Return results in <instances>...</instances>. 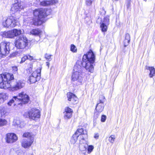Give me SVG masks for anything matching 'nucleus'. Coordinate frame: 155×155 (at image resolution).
Returning <instances> with one entry per match:
<instances>
[{"mask_svg": "<svg viewBox=\"0 0 155 155\" xmlns=\"http://www.w3.org/2000/svg\"><path fill=\"white\" fill-rule=\"evenodd\" d=\"M95 60V56L93 52L90 49L83 57L82 62L78 61L74 66L73 72H83L84 68L88 71L92 73L94 71L93 64Z\"/></svg>", "mask_w": 155, "mask_h": 155, "instance_id": "1", "label": "nucleus"}, {"mask_svg": "<svg viewBox=\"0 0 155 155\" xmlns=\"http://www.w3.org/2000/svg\"><path fill=\"white\" fill-rule=\"evenodd\" d=\"M14 79L13 74L9 73L0 74V88L5 89L8 88L11 91H15L23 87L25 83L23 81L19 80L12 86V81Z\"/></svg>", "mask_w": 155, "mask_h": 155, "instance_id": "2", "label": "nucleus"}, {"mask_svg": "<svg viewBox=\"0 0 155 155\" xmlns=\"http://www.w3.org/2000/svg\"><path fill=\"white\" fill-rule=\"evenodd\" d=\"M51 10L50 9L40 8L35 9L33 11V24L35 25H41L45 21V18L47 16L50 15Z\"/></svg>", "mask_w": 155, "mask_h": 155, "instance_id": "3", "label": "nucleus"}, {"mask_svg": "<svg viewBox=\"0 0 155 155\" xmlns=\"http://www.w3.org/2000/svg\"><path fill=\"white\" fill-rule=\"evenodd\" d=\"M29 100V98L28 95L24 92L19 93L17 96H14L13 98L9 101L8 103L9 106L16 104H19L20 103L26 104L28 103Z\"/></svg>", "mask_w": 155, "mask_h": 155, "instance_id": "4", "label": "nucleus"}, {"mask_svg": "<svg viewBox=\"0 0 155 155\" xmlns=\"http://www.w3.org/2000/svg\"><path fill=\"white\" fill-rule=\"evenodd\" d=\"M84 75L83 72H73L71 80L77 85L81 84L84 82Z\"/></svg>", "mask_w": 155, "mask_h": 155, "instance_id": "5", "label": "nucleus"}, {"mask_svg": "<svg viewBox=\"0 0 155 155\" xmlns=\"http://www.w3.org/2000/svg\"><path fill=\"white\" fill-rule=\"evenodd\" d=\"M18 20L13 16H10L6 19L3 20L2 24L5 27L11 28L15 27L18 23Z\"/></svg>", "mask_w": 155, "mask_h": 155, "instance_id": "6", "label": "nucleus"}, {"mask_svg": "<svg viewBox=\"0 0 155 155\" xmlns=\"http://www.w3.org/2000/svg\"><path fill=\"white\" fill-rule=\"evenodd\" d=\"M28 117L31 119L36 120L40 117V112L39 110L35 108H33L28 112Z\"/></svg>", "mask_w": 155, "mask_h": 155, "instance_id": "7", "label": "nucleus"}, {"mask_svg": "<svg viewBox=\"0 0 155 155\" xmlns=\"http://www.w3.org/2000/svg\"><path fill=\"white\" fill-rule=\"evenodd\" d=\"M76 135L79 137V139L81 143H84L85 139L87 138V132L84 131L82 128L78 129L75 133Z\"/></svg>", "mask_w": 155, "mask_h": 155, "instance_id": "8", "label": "nucleus"}, {"mask_svg": "<svg viewBox=\"0 0 155 155\" xmlns=\"http://www.w3.org/2000/svg\"><path fill=\"white\" fill-rule=\"evenodd\" d=\"M24 6L23 2H16L13 5L11 8V11L13 13L20 11L24 8Z\"/></svg>", "mask_w": 155, "mask_h": 155, "instance_id": "9", "label": "nucleus"}, {"mask_svg": "<svg viewBox=\"0 0 155 155\" xmlns=\"http://www.w3.org/2000/svg\"><path fill=\"white\" fill-rule=\"evenodd\" d=\"M33 139H24L21 141V145L25 149L29 148L34 142Z\"/></svg>", "mask_w": 155, "mask_h": 155, "instance_id": "10", "label": "nucleus"}, {"mask_svg": "<svg viewBox=\"0 0 155 155\" xmlns=\"http://www.w3.org/2000/svg\"><path fill=\"white\" fill-rule=\"evenodd\" d=\"M22 41L25 43L24 48H25L28 45V41L27 38L24 35H22L21 38H19L18 40H16L15 42V47L17 48H21V41Z\"/></svg>", "mask_w": 155, "mask_h": 155, "instance_id": "11", "label": "nucleus"}, {"mask_svg": "<svg viewBox=\"0 0 155 155\" xmlns=\"http://www.w3.org/2000/svg\"><path fill=\"white\" fill-rule=\"evenodd\" d=\"M18 139L16 135L14 133H8L6 135V141L8 143H12L16 142Z\"/></svg>", "mask_w": 155, "mask_h": 155, "instance_id": "12", "label": "nucleus"}, {"mask_svg": "<svg viewBox=\"0 0 155 155\" xmlns=\"http://www.w3.org/2000/svg\"><path fill=\"white\" fill-rule=\"evenodd\" d=\"M104 101V97L103 95H101L99 98V103L97 104L96 108V110L97 112H101L103 111L104 108L103 104Z\"/></svg>", "mask_w": 155, "mask_h": 155, "instance_id": "13", "label": "nucleus"}, {"mask_svg": "<svg viewBox=\"0 0 155 155\" xmlns=\"http://www.w3.org/2000/svg\"><path fill=\"white\" fill-rule=\"evenodd\" d=\"M68 100L71 101V103L74 104H77L78 102V98L73 93H68L67 94Z\"/></svg>", "mask_w": 155, "mask_h": 155, "instance_id": "14", "label": "nucleus"}, {"mask_svg": "<svg viewBox=\"0 0 155 155\" xmlns=\"http://www.w3.org/2000/svg\"><path fill=\"white\" fill-rule=\"evenodd\" d=\"M42 69L41 66L39 64L38 67L35 69L32 74V75L37 78L38 80H40L41 78V72Z\"/></svg>", "mask_w": 155, "mask_h": 155, "instance_id": "15", "label": "nucleus"}, {"mask_svg": "<svg viewBox=\"0 0 155 155\" xmlns=\"http://www.w3.org/2000/svg\"><path fill=\"white\" fill-rule=\"evenodd\" d=\"M13 124L14 125L17 126L21 128L24 127L25 125V124L23 122L21 121L20 119L18 117H16L14 119Z\"/></svg>", "mask_w": 155, "mask_h": 155, "instance_id": "16", "label": "nucleus"}, {"mask_svg": "<svg viewBox=\"0 0 155 155\" xmlns=\"http://www.w3.org/2000/svg\"><path fill=\"white\" fill-rule=\"evenodd\" d=\"M57 2V0H46L41 2L40 4L43 6H48L56 3Z\"/></svg>", "mask_w": 155, "mask_h": 155, "instance_id": "17", "label": "nucleus"}, {"mask_svg": "<svg viewBox=\"0 0 155 155\" xmlns=\"http://www.w3.org/2000/svg\"><path fill=\"white\" fill-rule=\"evenodd\" d=\"M101 21V18H99L97 19V22L98 24H101L100 27L102 31L103 32H105L107 30L108 26L109 25L105 24L104 23H100Z\"/></svg>", "mask_w": 155, "mask_h": 155, "instance_id": "18", "label": "nucleus"}, {"mask_svg": "<svg viewBox=\"0 0 155 155\" xmlns=\"http://www.w3.org/2000/svg\"><path fill=\"white\" fill-rule=\"evenodd\" d=\"M130 41V35L128 33L126 34L123 38V44L124 47H126L129 45Z\"/></svg>", "mask_w": 155, "mask_h": 155, "instance_id": "19", "label": "nucleus"}, {"mask_svg": "<svg viewBox=\"0 0 155 155\" xmlns=\"http://www.w3.org/2000/svg\"><path fill=\"white\" fill-rule=\"evenodd\" d=\"M1 35L2 37L6 38H12L14 37L12 30L7 31H5L2 32Z\"/></svg>", "mask_w": 155, "mask_h": 155, "instance_id": "20", "label": "nucleus"}, {"mask_svg": "<svg viewBox=\"0 0 155 155\" xmlns=\"http://www.w3.org/2000/svg\"><path fill=\"white\" fill-rule=\"evenodd\" d=\"M146 69L149 70L150 73L149 74V77L150 78H152L155 75V69L153 67H146Z\"/></svg>", "mask_w": 155, "mask_h": 155, "instance_id": "21", "label": "nucleus"}, {"mask_svg": "<svg viewBox=\"0 0 155 155\" xmlns=\"http://www.w3.org/2000/svg\"><path fill=\"white\" fill-rule=\"evenodd\" d=\"M12 44L9 42H2L0 44V48H9Z\"/></svg>", "mask_w": 155, "mask_h": 155, "instance_id": "22", "label": "nucleus"}, {"mask_svg": "<svg viewBox=\"0 0 155 155\" xmlns=\"http://www.w3.org/2000/svg\"><path fill=\"white\" fill-rule=\"evenodd\" d=\"M41 31L39 29H32L30 31V34L34 35H39L41 33Z\"/></svg>", "mask_w": 155, "mask_h": 155, "instance_id": "23", "label": "nucleus"}, {"mask_svg": "<svg viewBox=\"0 0 155 155\" xmlns=\"http://www.w3.org/2000/svg\"><path fill=\"white\" fill-rule=\"evenodd\" d=\"M86 143V140H85V141L84 143H81L80 142V144L79 145V149L81 151H84L86 150L87 148L88 147V145L85 143Z\"/></svg>", "mask_w": 155, "mask_h": 155, "instance_id": "24", "label": "nucleus"}, {"mask_svg": "<svg viewBox=\"0 0 155 155\" xmlns=\"http://www.w3.org/2000/svg\"><path fill=\"white\" fill-rule=\"evenodd\" d=\"M9 49H0V58L9 54Z\"/></svg>", "mask_w": 155, "mask_h": 155, "instance_id": "25", "label": "nucleus"}, {"mask_svg": "<svg viewBox=\"0 0 155 155\" xmlns=\"http://www.w3.org/2000/svg\"><path fill=\"white\" fill-rule=\"evenodd\" d=\"M8 97V93L5 92L0 93V100L3 101L6 100Z\"/></svg>", "mask_w": 155, "mask_h": 155, "instance_id": "26", "label": "nucleus"}, {"mask_svg": "<svg viewBox=\"0 0 155 155\" xmlns=\"http://www.w3.org/2000/svg\"><path fill=\"white\" fill-rule=\"evenodd\" d=\"M0 113L2 117L6 116L8 114V113L6 110L5 108L3 106L0 107Z\"/></svg>", "mask_w": 155, "mask_h": 155, "instance_id": "27", "label": "nucleus"}, {"mask_svg": "<svg viewBox=\"0 0 155 155\" xmlns=\"http://www.w3.org/2000/svg\"><path fill=\"white\" fill-rule=\"evenodd\" d=\"M14 37L15 36H16L19 35L21 34L23 31V30L22 31L21 30H18L16 29H14L12 30Z\"/></svg>", "mask_w": 155, "mask_h": 155, "instance_id": "28", "label": "nucleus"}, {"mask_svg": "<svg viewBox=\"0 0 155 155\" xmlns=\"http://www.w3.org/2000/svg\"><path fill=\"white\" fill-rule=\"evenodd\" d=\"M110 22L109 16L107 15L104 18L103 20L100 21V23H104L107 25H109Z\"/></svg>", "mask_w": 155, "mask_h": 155, "instance_id": "29", "label": "nucleus"}, {"mask_svg": "<svg viewBox=\"0 0 155 155\" xmlns=\"http://www.w3.org/2000/svg\"><path fill=\"white\" fill-rule=\"evenodd\" d=\"M79 138V137L76 135L75 134L73 135L71 140V143L72 144H74L77 141L78 138Z\"/></svg>", "mask_w": 155, "mask_h": 155, "instance_id": "30", "label": "nucleus"}, {"mask_svg": "<svg viewBox=\"0 0 155 155\" xmlns=\"http://www.w3.org/2000/svg\"><path fill=\"white\" fill-rule=\"evenodd\" d=\"M39 80H38L37 78L31 75L29 77V81L30 82V84H32L35 83L36 82L39 81Z\"/></svg>", "mask_w": 155, "mask_h": 155, "instance_id": "31", "label": "nucleus"}, {"mask_svg": "<svg viewBox=\"0 0 155 155\" xmlns=\"http://www.w3.org/2000/svg\"><path fill=\"white\" fill-rule=\"evenodd\" d=\"M7 123V121L6 120L0 118V127L6 125Z\"/></svg>", "mask_w": 155, "mask_h": 155, "instance_id": "32", "label": "nucleus"}, {"mask_svg": "<svg viewBox=\"0 0 155 155\" xmlns=\"http://www.w3.org/2000/svg\"><path fill=\"white\" fill-rule=\"evenodd\" d=\"M64 118L65 119H69L71 118L73 113H63Z\"/></svg>", "mask_w": 155, "mask_h": 155, "instance_id": "33", "label": "nucleus"}, {"mask_svg": "<svg viewBox=\"0 0 155 155\" xmlns=\"http://www.w3.org/2000/svg\"><path fill=\"white\" fill-rule=\"evenodd\" d=\"M22 136L24 137L29 138V139H32L31 138L32 137V135L30 133L25 132L23 134Z\"/></svg>", "mask_w": 155, "mask_h": 155, "instance_id": "34", "label": "nucleus"}, {"mask_svg": "<svg viewBox=\"0 0 155 155\" xmlns=\"http://www.w3.org/2000/svg\"><path fill=\"white\" fill-rule=\"evenodd\" d=\"M72 110L69 107H66L65 108L63 113H73Z\"/></svg>", "mask_w": 155, "mask_h": 155, "instance_id": "35", "label": "nucleus"}, {"mask_svg": "<svg viewBox=\"0 0 155 155\" xmlns=\"http://www.w3.org/2000/svg\"><path fill=\"white\" fill-rule=\"evenodd\" d=\"M52 55L49 54H45V58L46 60L48 61H50L52 60Z\"/></svg>", "mask_w": 155, "mask_h": 155, "instance_id": "36", "label": "nucleus"}, {"mask_svg": "<svg viewBox=\"0 0 155 155\" xmlns=\"http://www.w3.org/2000/svg\"><path fill=\"white\" fill-rule=\"evenodd\" d=\"M115 137L114 135H111L109 138V141L111 143H113L114 141Z\"/></svg>", "mask_w": 155, "mask_h": 155, "instance_id": "37", "label": "nucleus"}, {"mask_svg": "<svg viewBox=\"0 0 155 155\" xmlns=\"http://www.w3.org/2000/svg\"><path fill=\"white\" fill-rule=\"evenodd\" d=\"M95 0H85L86 4L88 6H90L91 5L92 2Z\"/></svg>", "mask_w": 155, "mask_h": 155, "instance_id": "38", "label": "nucleus"}, {"mask_svg": "<svg viewBox=\"0 0 155 155\" xmlns=\"http://www.w3.org/2000/svg\"><path fill=\"white\" fill-rule=\"evenodd\" d=\"M87 147L88 153H90L92 151L94 147L92 145H89V146H88Z\"/></svg>", "mask_w": 155, "mask_h": 155, "instance_id": "39", "label": "nucleus"}, {"mask_svg": "<svg viewBox=\"0 0 155 155\" xmlns=\"http://www.w3.org/2000/svg\"><path fill=\"white\" fill-rule=\"evenodd\" d=\"M28 58V57L27 56H25L21 58V61L20 62L21 63H23Z\"/></svg>", "mask_w": 155, "mask_h": 155, "instance_id": "40", "label": "nucleus"}, {"mask_svg": "<svg viewBox=\"0 0 155 155\" xmlns=\"http://www.w3.org/2000/svg\"><path fill=\"white\" fill-rule=\"evenodd\" d=\"M106 117L104 115H102L101 116V121L102 122H104L106 120Z\"/></svg>", "mask_w": 155, "mask_h": 155, "instance_id": "41", "label": "nucleus"}, {"mask_svg": "<svg viewBox=\"0 0 155 155\" xmlns=\"http://www.w3.org/2000/svg\"><path fill=\"white\" fill-rule=\"evenodd\" d=\"M18 54V52L17 51H15L11 54V57H15Z\"/></svg>", "mask_w": 155, "mask_h": 155, "instance_id": "42", "label": "nucleus"}, {"mask_svg": "<svg viewBox=\"0 0 155 155\" xmlns=\"http://www.w3.org/2000/svg\"><path fill=\"white\" fill-rule=\"evenodd\" d=\"M12 70L14 71V72L15 73H16V72L18 71V68L16 66H13L12 67Z\"/></svg>", "mask_w": 155, "mask_h": 155, "instance_id": "43", "label": "nucleus"}, {"mask_svg": "<svg viewBox=\"0 0 155 155\" xmlns=\"http://www.w3.org/2000/svg\"><path fill=\"white\" fill-rule=\"evenodd\" d=\"M28 58L29 60L30 61L33 60L34 59V57H33L31 56L30 55H29V56H28Z\"/></svg>", "mask_w": 155, "mask_h": 155, "instance_id": "44", "label": "nucleus"}, {"mask_svg": "<svg viewBox=\"0 0 155 155\" xmlns=\"http://www.w3.org/2000/svg\"><path fill=\"white\" fill-rule=\"evenodd\" d=\"M99 134L97 133H95L94 134V137L96 139H97L99 137Z\"/></svg>", "mask_w": 155, "mask_h": 155, "instance_id": "45", "label": "nucleus"}, {"mask_svg": "<svg viewBox=\"0 0 155 155\" xmlns=\"http://www.w3.org/2000/svg\"><path fill=\"white\" fill-rule=\"evenodd\" d=\"M29 69L30 70H32L33 67V65L31 64L29 65Z\"/></svg>", "mask_w": 155, "mask_h": 155, "instance_id": "46", "label": "nucleus"}, {"mask_svg": "<svg viewBox=\"0 0 155 155\" xmlns=\"http://www.w3.org/2000/svg\"><path fill=\"white\" fill-rule=\"evenodd\" d=\"M71 51L73 52H77V49H70Z\"/></svg>", "mask_w": 155, "mask_h": 155, "instance_id": "47", "label": "nucleus"}, {"mask_svg": "<svg viewBox=\"0 0 155 155\" xmlns=\"http://www.w3.org/2000/svg\"><path fill=\"white\" fill-rule=\"evenodd\" d=\"M76 47L75 45H71V48H75Z\"/></svg>", "mask_w": 155, "mask_h": 155, "instance_id": "48", "label": "nucleus"}, {"mask_svg": "<svg viewBox=\"0 0 155 155\" xmlns=\"http://www.w3.org/2000/svg\"><path fill=\"white\" fill-rule=\"evenodd\" d=\"M46 65L48 67H49V62H46Z\"/></svg>", "mask_w": 155, "mask_h": 155, "instance_id": "49", "label": "nucleus"}, {"mask_svg": "<svg viewBox=\"0 0 155 155\" xmlns=\"http://www.w3.org/2000/svg\"><path fill=\"white\" fill-rule=\"evenodd\" d=\"M15 2H20V0H15Z\"/></svg>", "mask_w": 155, "mask_h": 155, "instance_id": "50", "label": "nucleus"}, {"mask_svg": "<svg viewBox=\"0 0 155 155\" xmlns=\"http://www.w3.org/2000/svg\"><path fill=\"white\" fill-rule=\"evenodd\" d=\"M144 0V1H146H146H147V0Z\"/></svg>", "mask_w": 155, "mask_h": 155, "instance_id": "51", "label": "nucleus"}, {"mask_svg": "<svg viewBox=\"0 0 155 155\" xmlns=\"http://www.w3.org/2000/svg\"><path fill=\"white\" fill-rule=\"evenodd\" d=\"M26 113H25V114H24V115H25V114H26Z\"/></svg>", "mask_w": 155, "mask_h": 155, "instance_id": "52", "label": "nucleus"}, {"mask_svg": "<svg viewBox=\"0 0 155 155\" xmlns=\"http://www.w3.org/2000/svg\"><path fill=\"white\" fill-rule=\"evenodd\" d=\"M16 39H17V40H18V39H17V38H16Z\"/></svg>", "mask_w": 155, "mask_h": 155, "instance_id": "53", "label": "nucleus"}, {"mask_svg": "<svg viewBox=\"0 0 155 155\" xmlns=\"http://www.w3.org/2000/svg\"><path fill=\"white\" fill-rule=\"evenodd\" d=\"M116 1H118V0H115Z\"/></svg>", "mask_w": 155, "mask_h": 155, "instance_id": "54", "label": "nucleus"}]
</instances>
